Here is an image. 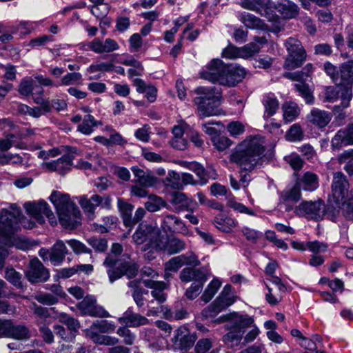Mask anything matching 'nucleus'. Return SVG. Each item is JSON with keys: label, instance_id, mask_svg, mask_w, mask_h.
<instances>
[{"label": "nucleus", "instance_id": "obj_33", "mask_svg": "<svg viewBox=\"0 0 353 353\" xmlns=\"http://www.w3.org/2000/svg\"><path fill=\"white\" fill-rule=\"evenodd\" d=\"M143 283L147 288L152 289V296L159 303H162L166 300V295L163 290L166 288V284L163 281H156L150 279L143 281Z\"/></svg>", "mask_w": 353, "mask_h": 353}, {"label": "nucleus", "instance_id": "obj_46", "mask_svg": "<svg viewBox=\"0 0 353 353\" xmlns=\"http://www.w3.org/2000/svg\"><path fill=\"white\" fill-rule=\"evenodd\" d=\"M94 343L99 345H104L107 346H114L119 343L118 338L109 335H103L99 334H94L92 332L91 337H88Z\"/></svg>", "mask_w": 353, "mask_h": 353}, {"label": "nucleus", "instance_id": "obj_39", "mask_svg": "<svg viewBox=\"0 0 353 353\" xmlns=\"http://www.w3.org/2000/svg\"><path fill=\"white\" fill-rule=\"evenodd\" d=\"M239 19L248 28L256 30L265 29V24L264 22L252 14L248 12L241 13L239 16Z\"/></svg>", "mask_w": 353, "mask_h": 353}, {"label": "nucleus", "instance_id": "obj_44", "mask_svg": "<svg viewBox=\"0 0 353 353\" xmlns=\"http://www.w3.org/2000/svg\"><path fill=\"white\" fill-rule=\"evenodd\" d=\"M117 205L122 216L123 223L128 227L131 223V216L134 206L121 198L118 199Z\"/></svg>", "mask_w": 353, "mask_h": 353}, {"label": "nucleus", "instance_id": "obj_31", "mask_svg": "<svg viewBox=\"0 0 353 353\" xmlns=\"http://www.w3.org/2000/svg\"><path fill=\"white\" fill-rule=\"evenodd\" d=\"M72 162V156L66 154L56 161L46 162L43 165L50 171L57 172L59 174H63L70 169Z\"/></svg>", "mask_w": 353, "mask_h": 353}, {"label": "nucleus", "instance_id": "obj_64", "mask_svg": "<svg viewBox=\"0 0 353 353\" xmlns=\"http://www.w3.org/2000/svg\"><path fill=\"white\" fill-rule=\"evenodd\" d=\"M114 69V65L112 63L101 62L93 63L89 66L88 71L90 73L96 72H110Z\"/></svg>", "mask_w": 353, "mask_h": 353}, {"label": "nucleus", "instance_id": "obj_28", "mask_svg": "<svg viewBox=\"0 0 353 353\" xmlns=\"http://www.w3.org/2000/svg\"><path fill=\"white\" fill-rule=\"evenodd\" d=\"M245 74V69L239 65H227V72L224 79H221L222 85L234 86L242 81Z\"/></svg>", "mask_w": 353, "mask_h": 353}, {"label": "nucleus", "instance_id": "obj_58", "mask_svg": "<svg viewBox=\"0 0 353 353\" xmlns=\"http://www.w3.org/2000/svg\"><path fill=\"white\" fill-rule=\"evenodd\" d=\"M213 145L219 151H223L228 148L231 144V140L225 136L216 135L212 137Z\"/></svg>", "mask_w": 353, "mask_h": 353}, {"label": "nucleus", "instance_id": "obj_23", "mask_svg": "<svg viewBox=\"0 0 353 353\" xmlns=\"http://www.w3.org/2000/svg\"><path fill=\"white\" fill-rule=\"evenodd\" d=\"M240 5L245 9L259 12L269 21L275 19V16L269 12V0H240Z\"/></svg>", "mask_w": 353, "mask_h": 353}, {"label": "nucleus", "instance_id": "obj_6", "mask_svg": "<svg viewBox=\"0 0 353 353\" xmlns=\"http://www.w3.org/2000/svg\"><path fill=\"white\" fill-rule=\"evenodd\" d=\"M199 97L194 101L197 105L198 114L201 117L218 115L217 106L221 100V93L212 88L201 87L196 89Z\"/></svg>", "mask_w": 353, "mask_h": 353}, {"label": "nucleus", "instance_id": "obj_25", "mask_svg": "<svg viewBox=\"0 0 353 353\" xmlns=\"http://www.w3.org/2000/svg\"><path fill=\"white\" fill-rule=\"evenodd\" d=\"M353 145V123L339 130L331 141V146L334 150H338L342 145Z\"/></svg>", "mask_w": 353, "mask_h": 353}, {"label": "nucleus", "instance_id": "obj_20", "mask_svg": "<svg viewBox=\"0 0 353 353\" xmlns=\"http://www.w3.org/2000/svg\"><path fill=\"white\" fill-rule=\"evenodd\" d=\"M71 121L77 123V131L84 135L91 134L94 132V128L102 125L101 121L96 120L90 114L84 115L77 114L71 119Z\"/></svg>", "mask_w": 353, "mask_h": 353}, {"label": "nucleus", "instance_id": "obj_3", "mask_svg": "<svg viewBox=\"0 0 353 353\" xmlns=\"http://www.w3.org/2000/svg\"><path fill=\"white\" fill-rule=\"evenodd\" d=\"M263 139L259 135L248 136L239 143L230 155L231 161L245 170L254 168L264 152Z\"/></svg>", "mask_w": 353, "mask_h": 353}, {"label": "nucleus", "instance_id": "obj_48", "mask_svg": "<svg viewBox=\"0 0 353 353\" xmlns=\"http://www.w3.org/2000/svg\"><path fill=\"white\" fill-rule=\"evenodd\" d=\"M165 206V201L161 197L156 195H149L148 201L145 203V209L151 212L159 211Z\"/></svg>", "mask_w": 353, "mask_h": 353}, {"label": "nucleus", "instance_id": "obj_54", "mask_svg": "<svg viewBox=\"0 0 353 353\" xmlns=\"http://www.w3.org/2000/svg\"><path fill=\"white\" fill-rule=\"evenodd\" d=\"M6 279L17 288H21L22 285V275L17 272L14 269L7 268L5 272Z\"/></svg>", "mask_w": 353, "mask_h": 353}, {"label": "nucleus", "instance_id": "obj_16", "mask_svg": "<svg viewBox=\"0 0 353 353\" xmlns=\"http://www.w3.org/2000/svg\"><path fill=\"white\" fill-rule=\"evenodd\" d=\"M196 339V335L190 333L187 327L180 326L174 330L171 341L174 348L188 350L193 346Z\"/></svg>", "mask_w": 353, "mask_h": 353}, {"label": "nucleus", "instance_id": "obj_49", "mask_svg": "<svg viewBox=\"0 0 353 353\" xmlns=\"http://www.w3.org/2000/svg\"><path fill=\"white\" fill-rule=\"evenodd\" d=\"M163 183L165 186L170 187L174 190L183 189V184L181 183V175L174 170L168 172V175L163 180Z\"/></svg>", "mask_w": 353, "mask_h": 353}, {"label": "nucleus", "instance_id": "obj_19", "mask_svg": "<svg viewBox=\"0 0 353 353\" xmlns=\"http://www.w3.org/2000/svg\"><path fill=\"white\" fill-rule=\"evenodd\" d=\"M26 276L30 283H34L47 281L50 274L42 263L34 258L30 261Z\"/></svg>", "mask_w": 353, "mask_h": 353}, {"label": "nucleus", "instance_id": "obj_37", "mask_svg": "<svg viewBox=\"0 0 353 353\" xmlns=\"http://www.w3.org/2000/svg\"><path fill=\"white\" fill-rule=\"evenodd\" d=\"M275 9L285 19H292L299 13L298 6L289 0H282L276 6Z\"/></svg>", "mask_w": 353, "mask_h": 353}, {"label": "nucleus", "instance_id": "obj_5", "mask_svg": "<svg viewBox=\"0 0 353 353\" xmlns=\"http://www.w3.org/2000/svg\"><path fill=\"white\" fill-rule=\"evenodd\" d=\"M123 251V247L119 243H113L111 248L112 254H109L103 262L107 268V273L110 283L126 275L129 279L135 276L138 267L134 262L118 259L117 255Z\"/></svg>", "mask_w": 353, "mask_h": 353}, {"label": "nucleus", "instance_id": "obj_40", "mask_svg": "<svg viewBox=\"0 0 353 353\" xmlns=\"http://www.w3.org/2000/svg\"><path fill=\"white\" fill-rule=\"evenodd\" d=\"M301 196V190L298 185L283 191L281 194V197L283 201L285 203L286 210H290L291 208L290 205L299 201Z\"/></svg>", "mask_w": 353, "mask_h": 353}, {"label": "nucleus", "instance_id": "obj_24", "mask_svg": "<svg viewBox=\"0 0 353 353\" xmlns=\"http://www.w3.org/2000/svg\"><path fill=\"white\" fill-rule=\"evenodd\" d=\"M303 77V73L301 72L288 73L285 75V77L298 81V83L294 84L295 88L299 92V94L305 99L306 103L312 104L314 98L312 90L307 84L301 81Z\"/></svg>", "mask_w": 353, "mask_h": 353}, {"label": "nucleus", "instance_id": "obj_8", "mask_svg": "<svg viewBox=\"0 0 353 353\" xmlns=\"http://www.w3.org/2000/svg\"><path fill=\"white\" fill-rule=\"evenodd\" d=\"M27 214L39 224L45 223L48 219L52 225L57 224L56 217L49 205L44 201L27 202L24 204Z\"/></svg>", "mask_w": 353, "mask_h": 353}, {"label": "nucleus", "instance_id": "obj_62", "mask_svg": "<svg viewBox=\"0 0 353 353\" xmlns=\"http://www.w3.org/2000/svg\"><path fill=\"white\" fill-rule=\"evenodd\" d=\"M226 129L232 137H238L245 132V125L240 121H232L229 123Z\"/></svg>", "mask_w": 353, "mask_h": 353}, {"label": "nucleus", "instance_id": "obj_13", "mask_svg": "<svg viewBox=\"0 0 353 353\" xmlns=\"http://www.w3.org/2000/svg\"><path fill=\"white\" fill-rule=\"evenodd\" d=\"M227 72V65L219 59H212L200 72L201 77L212 83L222 85V79H224Z\"/></svg>", "mask_w": 353, "mask_h": 353}, {"label": "nucleus", "instance_id": "obj_18", "mask_svg": "<svg viewBox=\"0 0 353 353\" xmlns=\"http://www.w3.org/2000/svg\"><path fill=\"white\" fill-rule=\"evenodd\" d=\"M77 307L83 315L102 318L110 316V314L102 306L97 305V300L92 295L86 296L77 305Z\"/></svg>", "mask_w": 353, "mask_h": 353}, {"label": "nucleus", "instance_id": "obj_56", "mask_svg": "<svg viewBox=\"0 0 353 353\" xmlns=\"http://www.w3.org/2000/svg\"><path fill=\"white\" fill-rule=\"evenodd\" d=\"M234 325L237 331H230L224 336V341L227 345L231 347H234L239 344L242 339V335L243 333V330L236 328L234 323Z\"/></svg>", "mask_w": 353, "mask_h": 353}, {"label": "nucleus", "instance_id": "obj_34", "mask_svg": "<svg viewBox=\"0 0 353 353\" xmlns=\"http://www.w3.org/2000/svg\"><path fill=\"white\" fill-rule=\"evenodd\" d=\"M338 85H349L353 83V61H348L341 65L339 73Z\"/></svg>", "mask_w": 353, "mask_h": 353}, {"label": "nucleus", "instance_id": "obj_2", "mask_svg": "<svg viewBox=\"0 0 353 353\" xmlns=\"http://www.w3.org/2000/svg\"><path fill=\"white\" fill-rule=\"evenodd\" d=\"M349 182L342 172L334 174L326 213L331 220L335 221L340 213L345 219L353 220V190L349 191Z\"/></svg>", "mask_w": 353, "mask_h": 353}, {"label": "nucleus", "instance_id": "obj_10", "mask_svg": "<svg viewBox=\"0 0 353 353\" xmlns=\"http://www.w3.org/2000/svg\"><path fill=\"white\" fill-rule=\"evenodd\" d=\"M255 41L256 42L250 43L242 48L229 45L223 49L222 57L229 59L251 57L259 52L261 45L265 42V39L263 37L257 38Z\"/></svg>", "mask_w": 353, "mask_h": 353}, {"label": "nucleus", "instance_id": "obj_51", "mask_svg": "<svg viewBox=\"0 0 353 353\" xmlns=\"http://www.w3.org/2000/svg\"><path fill=\"white\" fill-rule=\"evenodd\" d=\"M28 336V330L24 326L13 325L10 321V328L7 337H11L16 339H24Z\"/></svg>", "mask_w": 353, "mask_h": 353}, {"label": "nucleus", "instance_id": "obj_17", "mask_svg": "<svg viewBox=\"0 0 353 353\" xmlns=\"http://www.w3.org/2000/svg\"><path fill=\"white\" fill-rule=\"evenodd\" d=\"M159 230L148 225H140L133 234V240L137 245H141L148 241V245L155 248V241L159 239Z\"/></svg>", "mask_w": 353, "mask_h": 353}, {"label": "nucleus", "instance_id": "obj_27", "mask_svg": "<svg viewBox=\"0 0 353 353\" xmlns=\"http://www.w3.org/2000/svg\"><path fill=\"white\" fill-rule=\"evenodd\" d=\"M211 276L210 270L207 268H185L180 273V279L183 282L197 281L208 279Z\"/></svg>", "mask_w": 353, "mask_h": 353}, {"label": "nucleus", "instance_id": "obj_41", "mask_svg": "<svg viewBox=\"0 0 353 353\" xmlns=\"http://www.w3.org/2000/svg\"><path fill=\"white\" fill-rule=\"evenodd\" d=\"M221 285V281L219 279L214 277L207 285L201 296V299L205 303L210 302L218 292Z\"/></svg>", "mask_w": 353, "mask_h": 353}, {"label": "nucleus", "instance_id": "obj_12", "mask_svg": "<svg viewBox=\"0 0 353 353\" xmlns=\"http://www.w3.org/2000/svg\"><path fill=\"white\" fill-rule=\"evenodd\" d=\"M294 212L299 216L318 221L325 215V208L321 201H305L296 207Z\"/></svg>", "mask_w": 353, "mask_h": 353}, {"label": "nucleus", "instance_id": "obj_36", "mask_svg": "<svg viewBox=\"0 0 353 353\" xmlns=\"http://www.w3.org/2000/svg\"><path fill=\"white\" fill-rule=\"evenodd\" d=\"M213 223L219 230L230 232L237 225L238 222L230 216L220 214L214 217Z\"/></svg>", "mask_w": 353, "mask_h": 353}, {"label": "nucleus", "instance_id": "obj_50", "mask_svg": "<svg viewBox=\"0 0 353 353\" xmlns=\"http://www.w3.org/2000/svg\"><path fill=\"white\" fill-rule=\"evenodd\" d=\"M208 279H202L193 282L186 290L185 295L190 300L195 299L201 292L203 285Z\"/></svg>", "mask_w": 353, "mask_h": 353}, {"label": "nucleus", "instance_id": "obj_35", "mask_svg": "<svg viewBox=\"0 0 353 353\" xmlns=\"http://www.w3.org/2000/svg\"><path fill=\"white\" fill-rule=\"evenodd\" d=\"M68 250L62 241H57L52 246L50 255V261L54 266L59 265L67 254Z\"/></svg>", "mask_w": 353, "mask_h": 353}, {"label": "nucleus", "instance_id": "obj_43", "mask_svg": "<svg viewBox=\"0 0 353 353\" xmlns=\"http://www.w3.org/2000/svg\"><path fill=\"white\" fill-rule=\"evenodd\" d=\"M263 104L265 108L264 117H270L275 114L279 108V103L273 94H268L263 97Z\"/></svg>", "mask_w": 353, "mask_h": 353}, {"label": "nucleus", "instance_id": "obj_32", "mask_svg": "<svg viewBox=\"0 0 353 353\" xmlns=\"http://www.w3.org/2000/svg\"><path fill=\"white\" fill-rule=\"evenodd\" d=\"M78 201L88 218L94 219L95 210L99 206L98 195L93 194L89 199L86 196H81L78 198Z\"/></svg>", "mask_w": 353, "mask_h": 353}, {"label": "nucleus", "instance_id": "obj_55", "mask_svg": "<svg viewBox=\"0 0 353 353\" xmlns=\"http://www.w3.org/2000/svg\"><path fill=\"white\" fill-rule=\"evenodd\" d=\"M93 3L91 12L97 18L105 16L108 12V4L104 3V0H90Z\"/></svg>", "mask_w": 353, "mask_h": 353}, {"label": "nucleus", "instance_id": "obj_45", "mask_svg": "<svg viewBox=\"0 0 353 353\" xmlns=\"http://www.w3.org/2000/svg\"><path fill=\"white\" fill-rule=\"evenodd\" d=\"M183 256L180 255L170 259L165 264V279L171 277V272H176L184 264L182 261Z\"/></svg>", "mask_w": 353, "mask_h": 353}, {"label": "nucleus", "instance_id": "obj_30", "mask_svg": "<svg viewBox=\"0 0 353 353\" xmlns=\"http://www.w3.org/2000/svg\"><path fill=\"white\" fill-rule=\"evenodd\" d=\"M116 329L114 322L107 320H97L89 328L83 330L85 337H91L92 332L94 334L110 333L113 332Z\"/></svg>", "mask_w": 353, "mask_h": 353}, {"label": "nucleus", "instance_id": "obj_42", "mask_svg": "<svg viewBox=\"0 0 353 353\" xmlns=\"http://www.w3.org/2000/svg\"><path fill=\"white\" fill-rule=\"evenodd\" d=\"M283 119L286 122H292L295 120L300 113L298 105L292 101L285 102L282 105Z\"/></svg>", "mask_w": 353, "mask_h": 353}, {"label": "nucleus", "instance_id": "obj_52", "mask_svg": "<svg viewBox=\"0 0 353 353\" xmlns=\"http://www.w3.org/2000/svg\"><path fill=\"white\" fill-rule=\"evenodd\" d=\"M23 163V158L18 154L0 153V165H21Z\"/></svg>", "mask_w": 353, "mask_h": 353}, {"label": "nucleus", "instance_id": "obj_15", "mask_svg": "<svg viewBox=\"0 0 353 353\" xmlns=\"http://www.w3.org/2000/svg\"><path fill=\"white\" fill-rule=\"evenodd\" d=\"M161 227L165 232L179 233L185 236L192 234L185 223L174 214H163Z\"/></svg>", "mask_w": 353, "mask_h": 353}, {"label": "nucleus", "instance_id": "obj_14", "mask_svg": "<svg viewBox=\"0 0 353 353\" xmlns=\"http://www.w3.org/2000/svg\"><path fill=\"white\" fill-rule=\"evenodd\" d=\"M79 48L83 51L91 50L97 54H102L117 50L119 46L112 39L108 38L103 41L99 38H95L91 41L79 43Z\"/></svg>", "mask_w": 353, "mask_h": 353}, {"label": "nucleus", "instance_id": "obj_21", "mask_svg": "<svg viewBox=\"0 0 353 353\" xmlns=\"http://www.w3.org/2000/svg\"><path fill=\"white\" fill-rule=\"evenodd\" d=\"M170 203L174 207V211L177 213L184 210L194 212L198 208L196 201L181 192L172 193Z\"/></svg>", "mask_w": 353, "mask_h": 353}, {"label": "nucleus", "instance_id": "obj_4", "mask_svg": "<svg viewBox=\"0 0 353 353\" xmlns=\"http://www.w3.org/2000/svg\"><path fill=\"white\" fill-rule=\"evenodd\" d=\"M50 201L57 209L61 224L66 228H74L81 222V212L67 194L54 191Z\"/></svg>", "mask_w": 353, "mask_h": 353}, {"label": "nucleus", "instance_id": "obj_63", "mask_svg": "<svg viewBox=\"0 0 353 353\" xmlns=\"http://www.w3.org/2000/svg\"><path fill=\"white\" fill-rule=\"evenodd\" d=\"M323 70L325 72V73L330 77L333 83H334L336 85L339 80V69H337V68L330 62L327 61L323 65Z\"/></svg>", "mask_w": 353, "mask_h": 353}, {"label": "nucleus", "instance_id": "obj_47", "mask_svg": "<svg viewBox=\"0 0 353 353\" xmlns=\"http://www.w3.org/2000/svg\"><path fill=\"white\" fill-rule=\"evenodd\" d=\"M227 199V205L229 208H232L234 211L239 212V213H243L246 214L250 216H254L255 213L253 210L249 209L243 204L239 203L236 201L234 196L230 194L226 197Z\"/></svg>", "mask_w": 353, "mask_h": 353}, {"label": "nucleus", "instance_id": "obj_60", "mask_svg": "<svg viewBox=\"0 0 353 353\" xmlns=\"http://www.w3.org/2000/svg\"><path fill=\"white\" fill-rule=\"evenodd\" d=\"M39 23V21H21L17 25V30L23 34H28L35 30Z\"/></svg>", "mask_w": 353, "mask_h": 353}, {"label": "nucleus", "instance_id": "obj_29", "mask_svg": "<svg viewBox=\"0 0 353 353\" xmlns=\"http://www.w3.org/2000/svg\"><path fill=\"white\" fill-rule=\"evenodd\" d=\"M118 321L121 324H124L125 327H138L147 325L149 320L139 314L134 313L130 308H128L123 315L118 318Z\"/></svg>", "mask_w": 353, "mask_h": 353}, {"label": "nucleus", "instance_id": "obj_26", "mask_svg": "<svg viewBox=\"0 0 353 353\" xmlns=\"http://www.w3.org/2000/svg\"><path fill=\"white\" fill-rule=\"evenodd\" d=\"M307 121L318 129H324L331 121L332 114L328 111L313 108L307 116Z\"/></svg>", "mask_w": 353, "mask_h": 353}, {"label": "nucleus", "instance_id": "obj_53", "mask_svg": "<svg viewBox=\"0 0 353 353\" xmlns=\"http://www.w3.org/2000/svg\"><path fill=\"white\" fill-rule=\"evenodd\" d=\"M39 87L36 85L35 81L33 78L26 79L22 80L19 87V92L23 96H30Z\"/></svg>", "mask_w": 353, "mask_h": 353}, {"label": "nucleus", "instance_id": "obj_38", "mask_svg": "<svg viewBox=\"0 0 353 353\" xmlns=\"http://www.w3.org/2000/svg\"><path fill=\"white\" fill-rule=\"evenodd\" d=\"M298 186L305 191H314L319 187V177L312 172H305L298 182Z\"/></svg>", "mask_w": 353, "mask_h": 353}, {"label": "nucleus", "instance_id": "obj_7", "mask_svg": "<svg viewBox=\"0 0 353 353\" xmlns=\"http://www.w3.org/2000/svg\"><path fill=\"white\" fill-rule=\"evenodd\" d=\"M236 297L232 292V286L225 285L217 298L201 312L204 318L214 317L236 301Z\"/></svg>", "mask_w": 353, "mask_h": 353}, {"label": "nucleus", "instance_id": "obj_59", "mask_svg": "<svg viewBox=\"0 0 353 353\" xmlns=\"http://www.w3.org/2000/svg\"><path fill=\"white\" fill-rule=\"evenodd\" d=\"M117 334L123 339V343L128 345H132L136 339V335L125 326L119 327Z\"/></svg>", "mask_w": 353, "mask_h": 353}, {"label": "nucleus", "instance_id": "obj_61", "mask_svg": "<svg viewBox=\"0 0 353 353\" xmlns=\"http://www.w3.org/2000/svg\"><path fill=\"white\" fill-rule=\"evenodd\" d=\"M241 232L245 238L252 243H256L257 241L262 237V233L261 232L248 227H243Z\"/></svg>", "mask_w": 353, "mask_h": 353}, {"label": "nucleus", "instance_id": "obj_22", "mask_svg": "<svg viewBox=\"0 0 353 353\" xmlns=\"http://www.w3.org/2000/svg\"><path fill=\"white\" fill-rule=\"evenodd\" d=\"M155 248L163 250L169 254H173L183 250L185 248V243L179 239H168L167 236L160 234L159 239L155 241Z\"/></svg>", "mask_w": 353, "mask_h": 353}, {"label": "nucleus", "instance_id": "obj_9", "mask_svg": "<svg viewBox=\"0 0 353 353\" xmlns=\"http://www.w3.org/2000/svg\"><path fill=\"white\" fill-rule=\"evenodd\" d=\"M285 46L289 54L285 61V68L292 70L301 66L307 55L301 42L290 37L286 41Z\"/></svg>", "mask_w": 353, "mask_h": 353}, {"label": "nucleus", "instance_id": "obj_1", "mask_svg": "<svg viewBox=\"0 0 353 353\" xmlns=\"http://www.w3.org/2000/svg\"><path fill=\"white\" fill-rule=\"evenodd\" d=\"M12 211L6 209L0 210V270L5 266L6 259L9 255L6 246L16 245L18 248L25 250L28 245L22 243H15L14 233L19 229V223L26 228L32 229L34 223L21 217V211L15 205H12Z\"/></svg>", "mask_w": 353, "mask_h": 353}, {"label": "nucleus", "instance_id": "obj_57", "mask_svg": "<svg viewBox=\"0 0 353 353\" xmlns=\"http://www.w3.org/2000/svg\"><path fill=\"white\" fill-rule=\"evenodd\" d=\"M288 141L292 142L300 141L303 139V132L299 124L292 125L286 134Z\"/></svg>", "mask_w": 353, "mask_h": 353}, {"label": "nucleus", "instance_id": "obj_11", "mask_svg": "<svg viewBox=\"0 0 353 353\" xmlns=\"http://www.w3.org/2000/svg\"><path fill=\"white\" fill-rule=\"evenodd\" d=\"M227 319L235 324L236 328L240 330H245L250 327V330L244 336V343H249L255 340L259 334V329L254 324L253 317L248 314H239L236 312L230 314L227 316Z\"/></svg>", "mask_w": 353, "mask_h": 353}]
</instances>
